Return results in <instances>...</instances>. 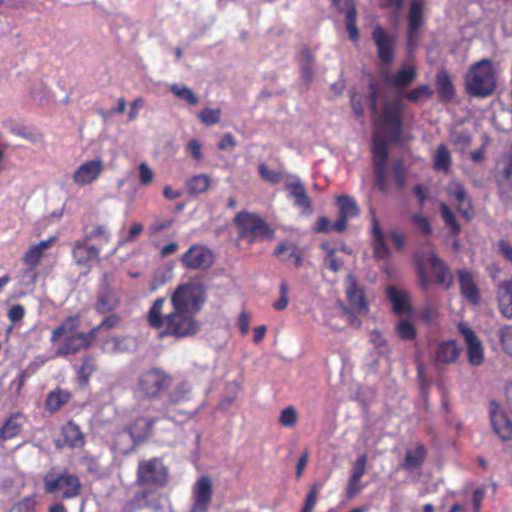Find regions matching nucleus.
Masks as SVG:
<instances>
[{
    "label": "nucleus",
    "instance_id": "obj_34",
    "mask_svg": "<svg viewBox=\"0 0 512 512\" xmlns=\"http://www.w3.org/2000/svg\"><path fill=\"white\" fill-rule=\"evenodd\" d=\"M373 249L377 258H387L390 255L389 249L385 243L384 235L380 229V224L375 216L372 217Z\"/></svg>",
    "mask_w": 512,
    "mask_h": 512
},
{
    "label": "nucleus",
    "instance_id": "obj_24",
    "mask_svg": "<svg viewBox=\"0 0 512 512\" xmlns=\"http://www.w3.org/2000/svg\"><path fill=\"white\" fill-rule=\"evenodd\" d=\"M119 303L116 291L105 285L99 290L94 307L97 312L107 314L114 311L119 306Z\"/></svg>",
    "mask_w": 512,
    "mask_h": 512
},
{
    "label": "nucleus",
    "instance_id": "obj_33",
    "mask_svg": "<svg viewBox=\"0 0 512 512\" xmlns=\"http://www.w3.org/2000/svg\"><path fill=\"white\" fill-rule=\"evenodd\" d=\"M301 78L306 84H310L314 78L315 57L307 48H304L299 56Z\"/></svg>",
    "mask_w": 512,
    "mask_h": 512
},
{
    "label": "nucleus",
    "instance_id": "obj_47",
    "mask_svg": "<svg viewBox=\"0 0 512 512\" xmlns=\"http://www.w3.org/2000/svg\"><path fill=\"white\" fill-rule=\"evenodd\" d=\"M200 121L206 126H212L220 122L221 110L219 108H204L198 115Z\"/></svg>",
    "mask_w": 512,
    "mask_h": 512
},
{
    "label": "nucleus",
    "instance_id": "obj_23",
    "mask_svg": "<svg viewBox=\"0 0 512 512\" xmlns=\"http://www.w3.org/2000/svg\"><path fill=\"white\" fill-rule=\"evenodd\" d=\"M461 294L473 305L480 302L479 289L474 281L472 273L466 269L458 271Z\"/></svg>",
    "mask_w": 512,
    "mask_h": 512
},
{
    "label": "nucleus",
    "instance_id": "obj_36",
    "mask_svg": "<svg viewBox=\"0 0 512 512\" xmlns=\"http://www.w3.org/2000/svg\"><path fill=\"white\" fill-rule=\"evenodd\" d=\"M70 397L71 393L68 390L57 388L47 395L45 401L46 409L50 412H55L65 405Z\"/></svg>",
    "mask_w": 512,
    "mask_h": 512
},
{
    "label": "nucleus",
    "instance_id": "obj_21",
    "mask_svg": "<svg viewBox=\"0 0 512 512\" xmlns=\"http://www.w3.org/2000/svg\"><path fill=\"white\" fill-rule=\"evenodd\" d=\"M491 406L490 417L495 433L502 440L512 439V422L504 412L499 410L498 406L494 402L491 403Z\"/></svg>",
    "mask_w": 512,
    "mask_h": 512
},
{
    "label": "nucleus",
    "instance_id": "obj_22",
    "mask_svg": "<svg viewBox=\"0 0 512 512\" xmlns=\"http://www.w3.org/2000/svg\"><path fill=\"white\" fill-rule=\"evenodd\" d=\"M88 242L89 241L84 238L74 243L72 255L75 263L79 266H85L90 261L99 257L101 248L95 245H89Z\"/></svg>",
    "mask_w": 512,
    "mask_h": 512
},
{
    "label": "nucleus",
    "instance_id": "obj_48",
    "mask_svg": "<svg viewBox=\"0 0 512 512\" xmlns=\"http://www.w3.org/2000/svg\"><path fill=\"white\" fill-rule=\"evenodd\" d=\"M85 239L88 241L98 239L100 245H104L110 242L111 233L108 231L106 226L99 225L91 230L86 236Z\"/></svg>",
    "mask_w": 512,
    "mask_h": 512
},
{
    "label": "nucleus",
    "instance_id": "obj_62",
    "mask_svg": "<svg viewBox=\"0 0 512 512\" xmlns=\"http://www.w3.org/2000/svg\"><path fill=\"white\" fill-rule=\"evenodd\" d=\"M154 173L147 163L142 162L139 165V181L142 185H148L153 181Z\"/></svg>",
    "mask_w": 512,
    "mask_h": 512
},
{
    "label": "nucleus",
    "instance_id": "obj_31",
    "mask_svg": "<svg viewBox=\"0 0 512 512\" xmlns=\"http://www.w3.org/2000/svg\"><path fill=\"white\" fill-rule=\"evenodd\" d=\"M62 435L65 443L71 448H80L85 444V436L73 420H69L62 427Z\"/></svg>",
    "mask_w": 512,
    "mask_h": 512
},
{
    "label": "nucleus",
    "instance_id": "obj_46",
    "mask_svg": "<svg viewBox=\"0 0 512 512\" xmlns=\"http://www.w3.org/2000/svg\"><path fill=\"white\" fill-rule=\"evenodd\" d=\"M97 365L95 359L86 355L82 358V363L78 370L79 377L83 382H87L92 373L96 370Z\"/></svg>",
    "mask_w": 512,
    "mask_h": 512
},
{
    "label": "nucleus",
    "instance_id": "obj_30",
    "mask_svg": "<svg viewBox=\"0 0 512 512\" xmlns=\"http://www.w3.org/2000/svg\"><path fill=\"white\" fill-rule=\"evenodd\" d=\"M428 262L431 266L436 282L448 288L452 283V276L446 264L434 253L430 254Z\"/></svg>",
    "mask_w": 512,
    "mask_h": 512
},
{
    "label": "nucleus",
    "instance_id": "obj_56",
    "mask_svg": "<svg viewBox=\"0 0 512 512\" xmlns=\"http://www.w3.org/2000/svg\"><path fill=\"white\" fill-rule=\"evenodd\" d=\"M386 170L387 168H375V183L381 193L387 195L389 193V186L386 181Z\"/></svg>",
    "mask_w": 512,
    "mask_h": 512
},
{
    "label": "nucleus",
    "instance_id": "obj_58",
    "mask_svg": "<svg viewBox=\"0 0 512 512\" xmlns=\"http://www.w3.org/2000/svg\"><path fill=\"white\" fill-rule=\"evenodd\" d=\"M497 187L499 193L507 198H512V177H505L501 175L497 179Z\"/></svg>",
    "mask_w": 512,
    "mask_h": 512
},
{
    "label": "nucleus",
    "instance_id": "obj_13",
    "mask_svg": "<svg viewBox=\"0 0 512 512\" xmlns=\"http://www.w3.org/2000/svg\"><path fill=\"white\" fill-rule=\"evenodd\" d=\"M458 331L463 336L467 347V358L470 365L477 367L484 361V348L474 330L464 323L458 324Z\"/></svg>",
    "mask_w": 512,
    "mask_h": 512
},
{
    "label": "nucleus",
    "instance_id": "obj_16",
    "mask_svg": "<svg viewBox=\"0 0 512 512\" xmlns=\"http://www.w3.org/2000/svg\"><path fill=\"white\" fill-rule=\"evenodd\" d=\"M191 398V387L188 382L181 381L168 393L164 399L162 397L161 404L158 407H164L166 409L167 418L166 420L173 421L172 415L173 407L188 401Z\"/></svg>",
    "mask_w": 512,
    "mask_h": 512
},
{
    "label": "nucleus",
    "instance_id": "obj_63",
    "mask_svg": "<svg viewBox=\"0 0 512 512\" xmlns=\"http://www.w3.org/2000/svg\"><path fill=\"white\" fill-rule=\"evenodd\" d=\"M143 231V226L140 223H133L128 235L119 240L118 246L125 245L126 243L133 242L139 234Z\"/></svg>",
    "mask_w": 512,
    "mask_h": 512
},
{
    "label": "nucleus",
    "instance_id": "obj_51",
    "mask_svg": "<svg viewBox=\"0 0 512 512\" xmlns=\"http://www.w3.org/2000/svg\"><path fill=\"white\" fill-rule=\"evenodd\" d=\"M398 336L403 340H412L416 336V330L408 320H401L396 326Z\"/></svg>",
    "mask_w": 512,
    "mask_h": 512
},
{
    "label": "nucleus",
    "instance_id": "obj_59",
    "mask_svg": "<svg viewBox=\"0 0 512 512\" xmlns=\"http://www.w3.org/2000/svg\"><path fill=\"white\" fill-rule=\"evenodd\" d=\"M451 141L462 148L468 147L471 143V136L467 131H454L451 133Z\"/></svg>",
    "mask_w": 512,
    "mask_h": 512
},
{
    "label": "nucleus",
    "instance_id": "obj_43",
    "mask_svg": "<svg viewBox=\"0 0 512 512\" xmlns=\"http://www.w3.org/2000/svg\"><path fill=\"white\" fill-rule=\"evenodd\" d=\"M170 91L179 99L186 101L191 105H196L199 103L198 96L186 85L179 84H171Z\"/></svg>",
    "mask_w": 512,
    "mask_h": 512
},
{
    "label": "nucleus",
    "instance_id": "obj_7",
    "mask_svg": "<svg viewBox=\"0 0 512 512\" xmlns=\"http://www.w3.org/2000/svg\"><path fill=\"white\" fill-rule=\"evenodd\" d=\"M239 230V236L248 242H257L271 239L272 230L258 215L249 212H240L234 219Z\"/></svg>",
    "mask_w": 512,
    "mask_h": 512
},
{
    "label": "nucleus",
    "instance_id": "obj_45",
    "mask_svg": "<svg viewBox=\"0 0 512 512\" xmlns=\"http://www.w3.org/2000/svg\"><path fill=\"white\" fill-rule=\"evenodd\" d=\"M440 212L445 225L451 230V232L453 234H459L461 231V226L457 222L454 213L445 203L440 204Z\"/></svg>",
    "mask_w": 512,
    "mask_h": 512
},
{
    "label": "nucleus",
    "instance_id": "obj_32",
    "mask_svg": "<svg viewBox=\"0 0 512 512\" xmlns=\"http://www.w3.org/2000/svg\"><path fill=\"white\" fill-rule=\"evenodd\" d=\"M286 189L289 191L290 196L294 198L295 205L302 207L311 212L312 204L306 190L300 180H296L286 184Z\"/></svg>",
    "mask_w": 512,
    "mask_h": 512
},
{
    "label": "nucleus",
    "instance_id": "obj_6",
    "mask_svg": "<svg viewBox=\"0 0 512 512\" xmlns=\"http://www.w3.org/2000/svg\"><path fill=\"white\" fill-rule=\"evenodd\" d=\"M466 92L473 97L485 98L496 89V74L490 59L474 63L465 76Z\"/></svg>",
    "mask_w": 512,
    "mask_h": 512
},
{
    "label": "nucleus",
    "instance_id": "obj_12",
    "mask_svg": "<svg viewBox=\"0 0 512 512\" xmlns=\"http://www.w3.org/2000/svg\"><path fill=\"white\" fill-rule=\"evenodd\" d=\"M372 39L377 49V55L380 61L389 66L395 58L396 38L387 33L381 27L376 26L372 31Z\"/></svg>",
    "mask_w": 512,
    "mask_h": 512
},
{
    "label": "nucleus",
    "instance_id": "obj_55",
    "mask_svg": "<svg viewBox=\"0 0 512 512\" xmlns=\"http://www.w3.org/2000/svg\"><path fill=\"white\" fill-rule=\"evenodd\" d=\"M499 338L505 352L512 355V326L505 325L501 327Z\"/></svg>",
    "mask_w": 512,
    "mask_h": 512
},
{
    "label": "nucleus",
    "instance_id": "obj_50",
    "mask_svg": "<svg viewBox=\"0 0 512 512\" xmlns=\"http://www.w3.org/2000/svg\"><path fill=\"white\" fill-rule=\"evenodd\" d=\"M432 93L433 91L431 90L430 86L423 84L410 90L408 93H406L405 97L408 101L416 103L423 97H430Z\"/></svg>",
    "mask_w": 512,
    "mask_h": 512
},
{
    "label": "nucleus",
    "instance_id": "obj_27",
    "mask_svg": "<svg viewBox=\"0 0 512 512\" xmlns=\"http://www.w3.org/2000/svg\"><path fill=\"white\" fill-rule=\"evenodd\" d=\"M497 301L500 313L507 319L512 318V278L501 282L497 288Z\"/></svg>",
    "mask_w": 512,
    "mask_h": 512
},
{
    "label": "nucleus",
    "instance_id": "obj_4",
    "mask_svg": "<svg viewBox=\"0 0 512 512\" xmlns=\"http://www.w3.org/2000/svg\"><path fill=\"white\" fill-rule=\"evenodd\" d=\"M416 78V70L413 67L402 68L393 76L390 77L386 74L383 83L372 82L369 85V91L367 93V100L369 109L372 116H376L379 112L380 103L390 102L387 99V86L391 85L399 89H404L414 82ZM397 98L402 102V92L399 91L396 97L391 102H394Z\"/></svg>",
    "mask_w": 512,
    "mask_h": 512
},
{
    "label": "nucleus",
    "instance_id": "obj_42",
    "mask_svg": "<svg viewBox=\"0 0 512 512\" xmlns=\"http://www.w3.org/2000/svg\"><path fill=\"white\" fill-rule=\"evenodd\" d=\"M337 203L339 206L340 215L347 218H353L358 216L359 208L357 206L356 201L352 197L348 195L339 196L337 198Z\"/></svg>",
    "mask_w": 512,
    "mask_h": 512
},
{
    "label": "nucleus",
    "instance_id": "obj_39",
    "mask_svg": "<svg viewBox=\"0 0 512 512\" xmlns=\"http://www.w3.org/2000/svg\"><path fill=\"white\" fill-rule=\"evenodd\" d=\"M121 321V317L116 313H110L105 316L102 321L95 327H93L89 332L92 334V337L95 340H100V335L102 333L108 332L115 328Z\"/></svg>",
    "mask_w": 512,
    "mask_h": 512
},
{
    "label": "nucleus",
    "instance_id": "obj_1",
    "mask_svg": "<svg viewBox=\"0 0 512 512\" xmlns=\"http://www.w3.org/2000/svg\"><path fill=\"white\" fill-rule=\"evenodd\" d=\"M165 298H157L148 311L149 324L157 329L163 328V335L184 338L195 335L200 324L195 315L205 301V291L198 283H186L177 287L171 296L173 310L162 316Z\"/></svg>",
    "mask_w": 512,
    "mask_h": 512
},
{
    "label": "nucleus",
    "instance_id": "obj_52",
    "mask_svg": "<svg viewBox=\"0 0 512 512\" xmlns=\"http://www.w3.org/2000/svg\"><path fill=\"white\" fill-rule=\"evenodd\" d=\"M393 178L398 189L406 187V169L402 161H397L393 165Z\"/></svg>",
    "mask_w": 512,
    "mask_h": 512
},
{
    "label": "nucleus",
    "instance_id": "obj_14",
    "mask_svg": "<svg viewBox=\"0 0 512 512\" xmlns=\"http://www.w3.org/2000/svg\"><path fill=\"white\" fill-rule=\"evenodd\" d=\"M181 262L188 269L205 270L212 266L214 257L207 247L193 245L183 254Z\"/></svg>",
    "mask_w": 512,
    "mask_h": 512
},
{
    "label": "nucleus",
    "instance_id": "obj_64",
    "mask_svg": "<svg viewBox=\"0 0 512 512\" xmlns=\"http://www.w3.org/2000/svg\"><path fill=\"white\" fill-rule=\"evenodd\" d=\"M413 222L417 226V228L425 235H429L432 233V227L427 218H425L424 216L414 215Z\"/></svg>",
    "mask_w": 512,
    "mask_h": 512
},
{
    "label": "nucleus",
    "instance_id": "obj_57",
    "mask_svg": "<svg viewBox=\"0 0 512 512\" xmlns=\"http://www.w3.org/2000/svg\"><path fill=\"white\" fill-rule=\"evenodd\" d=\"M437 315L438 308L437 305L434 304L433 302H427L420 312V318L426 323L433 322Z\"/></svg>",
    "mask_w": 512,
    "mask_h": 512
},
{
    "label": "nucleus",
    "instance_id": "obj_20",
    "mask_svg": "<svg viewBox=\"0 0 512 512\" xmlns=\"http://www.w3.org/2000/svg\"><path fill=\"white\" fill-rule=\"evenodd\" d=\"M422 5L418 1H412L408 14V46L411 48L416 44L420 36V29L423 26Z\"/></svg>",
    "mask_w": 512,
    "mask_h": 512
},
{
    "label": "nucleus",
    "instance_id": "obj_9",
    "mask_svg": "<svg viewBox=\"0 0 512 512\" xmlns=\"http://www.w3.org/2000/svg\"><path fill=\"white\" fill-rule=\"evenodd\" d=\"M44 488L47 493L62 491L63 499H71L80 494L81 483L74 474L60 473L56 476L48 474L44 478Z\"/></svg>",
    "mask_w": 512,
    "mask_h": 512
},
{
    "label": "nucleus",
    "instance_id": "obj_40",
    "mask_svg": "<svg viewBox=\"0 0 512 512\" xmlns=\"http://www.w3.org/2000/svg\"><path fill=\"white\" fill-rule=\"evenodd\" d=\"M22 430L21 417L16 414L9 417L0 429V438L2 440L12 439Z\"/></svg>",
    "mask_w": 512,
    "mask_h": 512
},
{
    "label": "nucleus",
    "instance_id": "obj_29",
    "mask_svg": "<svg viewBox=\"0 0 512 512\" xmlns=\"http://www.w3.org/2000/svg\"><path fill=\"white\" fill-rule=\"evenodd\" d=\"M134 346L130 337H109L101 340V349L105 353L117 354L129 351Z\"/></svg>",
    "mask_w": 512,
    "mask_h": 512
},
{
    "label": "nucleus",
    "instance_id": "obj_3",
    "mask_svg": "<svg viewBox=\"0 0 512 512\" xmlns=\"http://www.w3.org/2000/svg\"><path fill=\"white\" fill-rule=\"evenodd\" d=\"M80 323L81 321L78 316H69L58 327L53 329L50 337L52 344L55 345L60 339H62V342L56 347L51 358L76 354L92 344L94 339L90 332L78 331Z\"/></svg>",
    "mask_w": 512,
    "mask_h": 512
},
{
    "label": "nucleus",
    "instance_id": "obj_25",
    "mask_svg": "<svg viewBox=\"0 0 512 512\" xmlns=\"http://www.w3.org/2000/svg\"><path fill=\"white\" fill-rule=\"evenodd\" d=\"M459 354L460 348L454 340L441 342L435 350V365L440 367L454 363L459 358Z\"/></svg>",
    "mask_w": 512,
    "mask_h": 512
},
{
    "label": "nucleus",
    "instance_id": "obj_28",
    "mask_svg": "<svg viewBox=\"0 0 512 512\" xmlns=\"http://www.w3.org/2000/svg\"><path fill=\"white\" fill-rule=\"evenodd\" d=\"M426 449L422 444H416L415 447L408 448L405 453V458L401 463V467L408 471H413L419 468L425 461Z\"/></svg>",
    "mask_w": 512,
    "mask_h": 512
},
{
    "label": "nucleus",
    "instance_id": "obj_49",
    "mask_svg": "<svg viewBox=\"0 0 512 512\" xmlns=\"http://www.w3.org/2000/svg\"><path fill=\"white\" fill-rule=\"evenodd\" d=\"M322 248L327 250V255L324 259V262H325V265L333 272H338L344 262L341 258H338L335 256V250L334 249H329V245L328 244H322Z\"/></svg>",
    "mask_w": 512,
    "mask_h": 512
},
{
    "label": "nucleus",
    "instance_id": "obj_37",
    "mask_svg": "<svg viewBox=\"0 0 512 512\" xmlns=\"http://www.w3.org/2000/svg\"><path fill=\"white\" fill-rule=\"evenodd\" d=\"M436 88L442 102H448L455 96L454 86L449 76L445 73L437 74Z\"/></svg>",
    "mask_w": 512,
    "mask_h": 512
},
{
    "label": "nucleus",
    "instance_id": "obj_10",
    "mask_svg": "<svg viewBox=\"0 0 512 512\" xmlns=\"http://www.w3.org/2000/svg\"><path fill=\"white\" fill-rule=\"evenodd\" d=\"M167 481V471L158 458L140 461L137 469V483L154 488L162 487Z\"/></svg>",
    "mask_w": 512,
    "mask_h": 512
},
{
    "label": "nucleus",
    "instance_id": "obj_11",
    "mask_svg": "<svg viewBox=\"0 0 512 512\" xmlns=\"http://www.w3.org/2000/svg\"><path fill=\"white\" fill-rule=\"evenodd\" d=\"M212 480L207 475H201L192 486V506L190 512H207L213 497Z\"/></svg>",
    "mask_w": 512,
    "mask_h": 512
},
{
    "label": "nucleus",
    "instance_id": "obj_5",
    "mask_svg": "<svg viewBox=\"0 0 512 512\" xmlns=\"http://www.w3.org/2000/svg\"><path fill=\"white\" fill-rule=\"evenodd\" d=\"M172 382L173 378L167 372L159 368H151L139 375L135 393L138 397L149 401L146 407L154 409V406L158 407L161 404L162 393L171 387Z\"/></svg>",
    "mask_w": 512,
    "mask_h": 512
},
{
    "label": "nucleus",
    "instance_id": "obj_60",
    "mask_svg": "<svg viewBox=\"0 0 512 512\" xmlns=\"http://www.w3.org/2000/svg\"><path fill=\"white\" fill-rule=\"evenodd\" d=\"M34 500L31 497H25L19 502L15 503L10 512H32L34 510Z\"/></svg>",
    "mask_w": 512,
    "mask_h": 512
},
{
    "label": "nucleus",
    "instance_id": "obj_26",
    "mask_svg": "<svg viewBox=\"0 0 512 512\" xmlns=\"http://www.w3.org/2000/svg\"><path fill=\"white\" fill-rule=\"evenodd\" d=\"M56 239L57 238L55 236H51L46 240H42L39 243L30 246L24 254V264L27 265L31 270L35 269L43 258L44 252L51 248Z\"/></svg>",
    "mask_w": 512,
    "mask_h": 512
},
{
    "label": "nucleus",
    "instance_id": "obj_53",
    "mask_svg": "<svg viewBox=\"0 0 512 512\" xmlns=\"http://www.w3.org/2000/svg\"><path fill=\"white\" fill-rule=\"evenodd\" d=\"M258 173L262 180L272 184H276L281 180L280 173H278L275 170L269 169L268 166L264 163H260L258 165Z\"/></svg>",
    "mask_w": 512,
    "mask_h": 512
},
{
    "label": "nucleus",
    "instance_id": "obj_15",
    "mask_svg": "<svg viewBox=\"0 0 512 512\" xmlns=\"http://www.w3.org/2000/svg\"><path fill=\"white\" fill-rule=\"evenodd\" d=\"M105 164L101 158L83 162L73 173L72 179L78 186H85L96 181L104 171Z\"/></svg>",
    "mask_w": 512,
    "mask_h": 512
},
{
    "label": "nucleus",
    "instance_id": "obj_38",
    "mask_svg": "<svg viewBox=\"0 0 512 512\" xmlns=\"http://www.w3.org/2000/svg\"><path fill=\"white\" fill-rule=\"evenodd\" d=\"M434 168L437 171L447 173L452 165L450 151L445 144H439L433 156Z\"/></svg>",
    "mask_w": 512,
    "mask_h": 512
},
{
    "label": "nucleus",
    "instance_id": "obj_35",
    "mask_svg": "<svg viewBox=\"0 0 512 512\" xmlns=\"http://www.w3.org/2000/svg\"><path fill=\"white\" fill-rule=\"evenodd\" d=\"M387 297L393 305V309L397 314H404L410 310V304L407 295L395 287H389Z\"/></svg>",
    "mask_w": 512,
    "mask_h": 512
},
{
    "label": "nucleus",
    "instance_id": "obj_19",
    "mask_svg": "<svg viewBox=\"0 0 512 512\" xmlns=\"http://www.w3.org/2000/svg\"><path fill=\"white\" fill-rule=\"evenodd\" d=\"M367 464V455L361 454L357 457L351 469V475L346 487V496L354 498L363 489L361 478L365 474Z\"/></svg>",
    "mask_w": 512,
    "mask_h": 512
},
{
    "label": "nucleus",
    "instance_id": "obj_41",
    "mask_svg": "<svg viewBox=\"0 0 512 512\" xmlns=\"http://www.w3.org/2000/svg\"><path fill=\"white\" fill-rule=\"evenodd\" d=\"M348 9L345 15L346 30L349 34V38L353 42H357L359 38V30L357 27V11L351 0H346Z\"/></svg>",
    "mask_w": 512,
    "mask_h": 512
},
{
    "label": "nucleus",
    "instance_id": "obj_18",
    "mask_svg": "<svg viewBox=\"0 0 512 512\" xmlns=\"http://www.w3.org/2000/svg\"><path fill=\"white\" fill-rule=\"evenodd\" d=\"M448 194L457 202L458 212L466 220H471L474 216V211L464 186L458 181H453L448 186Z\"/></svg>",
    "mask_w": 512,
    "mask_h": 512
},
{
    "label": "nucleus",
    "instance_id": "obj_8",
    "mask_svg": "<svg viewBox=\"0 0 512 512\" xmlns=\"http://www.w3.org/2000/svg\"><path fill=\"white\" fill-rule=\"evenodd\" d=\"M167 418L166 409L164 407L154 406V409L145 407V415L137 418L128 428L127 433L136 444L152 435L154 426Z\"/></svg>",
    "mask_w": 512,
    "mask_h": 512
},
{
    "label": "nucleus",
    "instance_id": "obj_44",
    "mask_svg": "<svg viewBox=\"0 0 512 512\" xmlns=\"http://www.w3.org/2000/svg\"><path fill=\"white\" fill-rule=\"evenodd\" d=\"M210 186V179L205 174H198L193 176L187 183L189 192L191 193H203Z\"/></svg>",
    "mask_w": 512,
    "mask_h": 512
},
{
    "label": "nucleus",
    "instance_id": "obj_61",
    "mask_svg": "<svg viewBox=\"0 0 512 512\" xmlns=\"http://www.w3.org/2000/svg\"><path fill=\"white\" fill-rule=\"evenodd\" d=\"M186 151L190 153V155L195 159L196 161H200L203 158L202 154V145L197 139L190 140L186 146Z\"/></svg>",
    "mask_w": 512,
    "mask_h": 512
},
{
    "label": "nucleus",
    "instance_id": "obj_17",
    "mask_svg": "<svg viewBox=\"0 0 512 512\" xmlns=\"http://www.w3.org/2000/svg\"><path fill=\"white\" fill-rule=\"evenodd\" d=\"M345 292L350 305L359 313H368L364 291L358 286L356 277L349 274L345 279Z\"/></svg>",
    "mask_w": 512,
    "mask_h": 512
},
{
    "label": "nucleus",
    "instance_id": "obj_2",
    "mask_svg": "<svg viewBox=\"0 0 512 512\" xmlns=\"http://www.w3.org/2000/svg\"><path fill=\"white\" fill-rule=\"evenodd\" d=\"M403 104L399 98L394 102H385L381 114L373 116L377 133L373 137V164L375 168H387L388 143H400L402 135Z\"/></svg>",
    "mask_w": 512,
    "mask_h": 512
},
{
    "label": "nucleus",
    "instance_id": "obj_54",
    "mask_svg": "<svg viewBox=\"0 0 512 512\" xmlns=\"http://www.w3.org/2000/svg\"><path fill=\"white\" fill-rule=\"evenodd\" d=\"M297 413L294 407L288 406L280 413L279 422L287 428H291L296 424Z\"/></svg>",
    "mask_w": 512,
    "mask_h": 512
}]
</instances>
